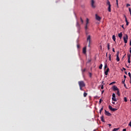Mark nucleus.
<instances>
[{"mask_svg":"<svg viewBox=\"0 0 131 131\" xmlns=\"http://www.w3.org/2000/svg\"><path fill=\"white\" fill-rule=\"evenodd\" d=\"M78 83L79 84L80 91H83L82 88H84V86H85V83L83 81H79L78 82Z\"/></svg>","mask_w":131,"mask_h":131,"instance_id":"nucleus-1","label":"nucleus"},{"mask_svg":"<svg viewBox=\"0 0 131 131\" xmlns=\"http://www.w3.org/2000/svg\"><path fill=\"white\" fill-rule=\"evenodd\" d=\"M106 4L107 5V6H108L107 9L108 12H111V4L110 3V1H109V0L107 1Z\"/></svg>","mask_w":131,"mask_h":131,"instance_id":"nucleus-2","label":"nucleus"},{"mask_svg":"<svg viewBox=\"0 0 131 131\" xmlns=\"http://www.w3.org/2000/svg\"><path fill=\"white\" fill-rule=\"evenodd\" d=\"M91 39H92V37L91 36V35H89L87 36V41L89 42V45H88V47H91Z\"/></svg>","mask_w":131,"mask_h":131,"instance_id":"nucleus-3","label":"nucleus"},{"mask_svg":"<svg viewBox=\"0 0 131 131\" xmlns=\"http://www.w3.org/2000/svg\"><path fill=\"white\" fill-rule=\"evenodd\" d=\"M127 39H128V36H127V35L126 34L125 36L123 37V40L125 43H127Z\"/></svg>","mask_w":131,"mask_h":131,"instance_id":"nucleus-4","label":"nucleus"},{"mask_svg":"<svg viewBox=\"0 0 131 131\" xmlns=\"http://www.w3.org/2000/svg\"><path fill=\"white\" fill-rule=\"evenodd\" d=\"M112 100L113 101H114V102H116V101H117V99H116V95H115V93H113V95H112Z\"/></svg>","mask_w":131,"mask_h":131,"instance_id":"nucleus-5","label":"nucleus"},{"mask_svg":"<svg viewBox=\"0 0 131 131\" xmlns=\"http://www.w3.org/2000/svg\"><path fill=\"white\" fill-rule=\"evenodd\" d=\"M95 18L96 20H97V21H101V18L99 16H98V14L95 15Z\"/></svg>","mask_w":131,"mask_h":131,"instance_id":"nucleus-6","label":"nucleus"},{"mask_svg":"<svg viewBox=\"0 0 131 131\" xmlns=\"http://www.w3.org/2000/svg\"><path fill=\"white\" fill-rule=\"evenodd\" d=\"M116 60L117 62H119L120 61V59H119V52H118L117 53Z\"/></svg>","mask_w":131,"mask_h":131,"instance_id":"nucleus-7","label":"nucleus"},{"mask_svg":"<svg viewBox=\"0 0 131 131\" xmlns=\"http://www.w3.org/2000/svg\"><path fill=\"white\" fill-rule=\"evenodd\" d=\"M91 6L93 8H96V6H95V1L94 0H91Z\"/></svg>","mask_w":131,"mask_h":131,"instance_id":"nucleus-8","label":"nucleus"},{"mask_svg":"<svg viewBox=\"0 0 131 131\" xmlns=\"http://www.w3.org/2000/svg\"><path fill=\"white\" fill-rule=\"evenodd\" d=\"M104 111L105 115H107V116H111V114L109 113V112L106 111V110H105Z\"/></svg>","mask_w":131,"mask_h":131,"instance_id":"nucleus-9","label":"nucleus"},{"mask_svg":"<svg viewBox=\"0 0 131 131\" xmlns=\"http://www.w3.org/2000/svg\"><path fill=\"white\" fill-rule=\"evenodd\" d=\"M119 89L117 88V86L115 85L113 86V90L115 91H118Z\"/></svg>","mask_w":131,"mask_h":131,"instance_id":"nucleus-10","label":"nucleus"},{"mask_svg":"<svg viewBox=\"0 0 131 131\" xmlns=\"http://www.w3.org/2000/svg\"><path fill=\"white\" fill-rule=\"evenodd\" d=\"M108 72H109V68H107V70L104 72V74H105V75H108Z\"/></svg>","mask_w":131,"mask_h":131,"instance_id":"nucleus-11","label":"nucleus"},{"mask_svg":"<svg viewBox=\"0 0 131 131\" xmlns=\"http://www.w3.org/2000/svg\"><path fill=\"white\" fill-rule=\"evenodd\" d=\"M83 54H85V53H86V47L83 48Z\"/></svg>","mask_w":131,"mask_h":131,"instance_id":"nucleus-12","label":"nucleus"},{"mask_svg":"<svg viewBox=\"0 0 131 131\" xmlns=\"http://www.w3.org/2000/svg\"><path fill=\"white\" fill-rule=\"evenodd\" d=\"M128 63H130V55L128 56Z\"/></svg>","mask_w":131,"mask_h":131,"instance_id":"nucleus-13","label":"nucleus"},{"mask_svg":"<svg viewBox=\"0 0 131 131\" xmlns=\"http://www.w3.org/2000/svg\"><path fill=\"white\" fill-rule=\"evenodd\" d=\"M101 120L102 122H105V120H104V116H102L101 117Z\"/></svg>","mask_w":131,"mask_h":131,"instance_id":"nucleus-14","label":"nucleus"},{"mask_svg":"<svg viewBox=\"0 0 131 131\" xmlns=\"http://www.w3.org/2000/svg\"><path fill=\"white\" fill-rule=\"evenodd\" d=\"M118 36H119V37H120V38H122V33L121 32L120 33L118 34Z\"/></svg>","mask_w":131,"mask_h":131,"instance_id":"nucleus-15","label":"nucleus"},{"mask_svg":"<svg viewBox=\"0 0 131 131\" xmlns=\"http://www.w3.org/2000/svg\"><path fill=\"white\" fill-rule=\"evenodd\" d=\"M117 95H118L119 97L120 96V93L119 90L117 91Z\"/></svg>","mask_w":131,"mask_h":131,"instance_id":"nucleus-16","label":"nucleus"},{"mask_svg":"<svg viewBox=\"0 0 131 131\" xmlns=\"http://www.w3.org/2000/svg\"><path fill=\"white\" fill-rule=\"evenodd\" d=\"M89 30V26L87 25H85V30Z\"/></svg>","mask_w":131,"mask_h":131,"instance_id":"nucleus-17","label":"nucleus"},{"mask_svg":"<svg viewBox=\"0 0 131 131\" xmlns=\"http://www.w3.org/2000/svg\"><path fill=\"white\" fill-rule=\"evenodd\" d=\"M113 39L114 40V41H115V40H116V37H115V35H113Z\"/></svg>","mask_w":131,"mask_h":131,"instance_id":"nucleus-18","label":"nucleus"},{"mask_svg":"<svg viewBox=\"0 0 131 131\" xmlns=\"http://www.w3.org/2000/svg\"><path fill=\"white\" fill-rule=\"evenodd\" d=\"M89 18H86L85 25H89Z\"/></svg>","mask_w":131,"mask_h":131,"instance_id":"nucleus-19","label":"nucleus"},{"mask_svg":"<svg viewBox=\"0 0 131 131\" xmlns=\"http://www.w3.org/2000/svg\"><path fill=\"white\" fill-rule=\"evenodd\" d=\"M119 129V128H115L113 129V131H117Z\"/></svg>","mask_w":131,"mask_h":131,"instance_id":"nucleus-20","label":"nucleus"},{"mask_svg":"<svg viewBox=\"0 0 131 131\" xmlns=\"http://www.w3.org/2000/svg\"><path fill=\"white\" fill-rule=\"evenodd\" d=\"M76 26H77V27L79 28L80 25H79V23H78V21L77 22Z\"/></svg>","mask_w":131,"mask_h":131,"instance_id":"nucleus-21","label":"nucleus"},{"mask_svg":"<svg viewBox=\"0 0 131 131\" xmlns=\"http://www.w3.org/2000/svg\"><path fill=\"white\" fill-rule=\"evenodd\" d=\"M86 96H88V93H83V97H86Z\"/></svg>","mask_w":131,"mask_h":131,"instance_id":"nucleus-22","label":"nucleus"},{"mask_svg":"<svg viewBox=\"0 0 131 131\" xmlns=\"http://www.w3.org/2000/svg\"><path fill=\"white\" fill-rule=\"evenodd\" d=\"M108 108H109L110 110H111V111H112L113 107L111 105H109Z\"/></svg>","mask_w":131,"mask_h":131,"instance_id":"nucleus-23","label":"nucleus"},{"mask_svg":"<svg viewBox=\"0 0 131 131\" xmlns=\"http://www.w3.org/2000/svg\"><path fill=\"white\" fill-rule=\"evenodd\" d=\"M103 67V64H101L99 67V69H102Z\"/></svg>","mask_w":131,"mask_h":131,"instance_id":"nucleus-24","label":"nucleus"},{"mask_svg":"<svg viewBox=\"0 0 131 131\" xmlns=\"http://www.w3.org/2000/svg\"><path fill=\"white\" fill-rule=\"evenodd\" d=\"M103 107H102L100 110V111H99V113H100V114H101L102 111H103Z\"/></svg>","mask_w":131,"mask_h":131,"instance_id":"nucleus-25","label":"nucleus"},{"mask_svg":"<svg viewBox=\"0 0 131 131\" xmlns=\"http://www.w3.org/2000/svg\"><path fill=\"white\" fill-rule=\"evenodd\" d=\"M124 102H127V98L126 97H124Z\"/></svg>","mask_w":131,"mask_h":131,"instance_id":"nucleus-26","label":"nucleus"},{"mask_svg":"<svg viewBox=\"0 0 131 131\" xmlns=\"http://www.w3.org/2000/svg\"><path fill=\"white\" fill-rule=\"evenodd\" d=\"M107 49L109 51V50H110V45H109V43L107 44Z\"/></svg>","mask_w":131,"mask_h":131,"instance_id":"nucleus-27","label":"nucleus"},{"mask_svg":"<svg viewBox=\"0 0 131 131\" xmlns=\"http://www.w3.org/2000/svg\"><path fill=\"white\" fill-rule=\"evenodd\" d=\"M124 17H125V22H126V23H127V22H128V21H127V19L126 18V16L125 15Z\"/></svg>","mask_w":131,"mask_h":131,"instance_id":"nucleus-28","label":"nucleus"},{"mask_svg":"<svg viewBox=\"0 0 131 131\" xmlns=\"http://www.w3.org/2000/svg\"><path fill=\"white\" fill-rule=\"evenodd\" d=\"M108 56H109V60L110 61H111V54H109Z\"/></svg>","mask_w":131,"mask_h":131,"instance_id":"nucleus-29","label":"nucleus"},{"mask_svg":"<svg viewBox=\"0 0 131 131\" xmlns=\"http://www.w3.org/2000/svg\"><path fill=\"white\" fill-rule=\"evenodd\" d=\"M85 71H86V69H84L83 70H82V73H84Z\"/></svg>","mask_w":131,"mask_h":131,"instance_id":"nucleus-30","label":"nucleus"},{"mask_svg":"<svg viewBox=\"0 0 131 131\" xmlns=\"http://www.w3.org/2000/svg\"><path fill=\"white\" fill-rule=\"evenodd\" d=\"M80 21L82 24L83 23V20H82V18L81 17H80Z\"/></svg>","mask_w":131,"mask_h":131,"instance_id":"nucleus-31","label":"nucleus"},{"mask_svg":"<svg viewBox=\"0 0 131 131\" xmlns=\"http://www.w3.org/2000/svg\"><path fill=\"white\" fill-rule=\"evenodd\" d=\"M108 67V66H107V64H105L104 66V69H106Z\"/></svg>","mask_w":131,"mask_h":131,"instance_id":"nucleus-32","label":"nucleus"},{"mask_svg":"<svg viewBox=\"0 0 131 131\" xmlns=\"http://www.w3.org/2000/svg\"><path fill=\"white\" fill-rule=\"evenodd\" d=\"M125 79H124V80H123L122 81V83H123V84H125Z\"/></svg>","mask_w":131,"mask_h":131,"instance_id":"nucleus-33","label":"nucleus"},{"mask_svg":"<svg viewBox=\"0 0 131 131\" xmlns=\"http://www.w3.org/2000/svg\"><path fill=\"white\" fill-rule=\"evenodd\" d=\"M116 110H117V109L113 108L112 111H116Z\"/></svg>","mask_w":131,"mask_h":131,"instance_id":"nucleus-34","label":"nucleus"},{"mask_svg":"<svg viewBox=\"0 0 131 131\" xmlns=\"http://www.w3.org/2000/svg\"><path fill=\"white\" fill-rule=\"evenodd\" d=\"M128 76H129V77H130V78H131V74H130V73H128Z\"/></svg>","mask_w":131,"mask_h":131,"instance_id":"nucleus-35","label":"nucleus"},{"mask_svg":"<svg viewBox=\"0 0 131 131\" xmlns=\"http://www.w3.org/2000/svg\"><path fill=\"white\" fill-rule=\"evenodd\" d=\"M116 4L117 5V7H118V0H116Z\"/></svg>","mask_w":131,"mask_h":131,"instance_id":"nucleus-36","label":"nucleus"},{"mask_svg":"<svg viewBox=\"0 0 131 131\" xmlns=\"http://www.w3.org/2000/svg\"><path fill=\"white\" fill-rule=\"evenodd\" d=\"M101 90H103L104 89V85H102L101 87Z\"/></svg>","mask_w":131,"mask_h":131,"instance_id":"nucleus-37","label":"nucleus"},{"mask_svg":"<svg viewBox=\"0 0 131 131\" xmlns=\"http://www.w3.org/2000/svg\"><path fill=\"white\" fill-rule=\"evenodd\" d=\"M77 47L78 49H79V48H80V46H79V45H77Z\"/></svg>","mask_w":131,"mask_h":131,"instance_id":"nucleus-38","label":"nucleus"},{"mask_svg":"<svg viewBox=\"0 0 131 131\" xmlns=\"http://www.w3.org/2000/svg\"><path fill=\"white\" fill-rule=\"evenodd\" d=\"M114 83H115V82H113L111 83L110 84V85H111V84H114Z\"/></svg>","mask_w":131,"mask_h":131,"instance_id":"nucleus-39","label":"nucleus"},{"mask_svg":"<svg viewBox=\"0 0 131 131\" xmlns=\"http://www.w3.org/2000/svg\"><path fill=\"white\" fill-rule=\"evenodd\" d=\"M130 4H127L126 5V7H130Z\"/></svg>","mask_w":131,"mask_h":131,"instance_id":"nucleus-40","label":"nucleus"},{"mask_svg":"<svg viewBox=\"0 0 131 131\" xmlns=\"http://www.w3.org/2000/svg\"><path fill=\"white\" fill-rule=\"evenodd\" d=\"M129 23L128 21L126 23V26H128Z\"/></svg>","mask_w":131,"mask_h":131,"instance_id":"nucleus-41","label":"nucleus"},{"mask_svg":"<svg viewBox=\"0 0 131 131\" xmlns=\"http://www.w3.org/2000/svg\"><path fill=\"white\" fill-rule=\"evenodd\" d=\"M113 52H114V53H115V49L114 48H113Z\"/></svg>","mask_w":131,"mask_h":131,"instance_id":"nucleus-42","label":"nucleus"},{"mask_svg":"<svg viewBox=\"0 0 131 131\" xmlns=\"http://www.w3.org/2000/svg\"><path fill=\"white\" fill-rule=\"evenodd\" d=\"M103 101V100H102V99H100V100H99V103H100V104H101V102H102Z\"/></svg>","mask_w":131,"mask_h":131,"instance_id":"nucleus-43","label":"nucleus"},{"mask_svg":"<svg viewBox=\"0 0 131 131\" xmlns=\"http://www.w3.org/2000/svg\"><path fill=\"white\" fill-rule=\"evenodd\" d=\"M124 86L125 88V89H127V88L126 87V85L125 84H124Z\"/></svg>","mask_w":131,"mask_h":131,"instance_id":"nucleus-44","label":"nucleus"},{"mask_svg":"<svg viewBox=\"0 0 131 131\" xmlns=\"http://www.w3.org/2000/svg\"><path fill=\"white\" fill-rule=\"evenodd\" d=\"M128 125H129V126H130V127H131V122H129V123L128 124Z\"/></svg>","mask_w":131,"mask_h":131,"instance_id":"nucleus-45","label":"nucleus"},{"mask_svg":"<svg viewBox=\"0 0 131 131\" xmlns=\"http://www.w3.org/2000/svg\"><path fill=\"white\" fill-rule=\"evenodd\" d=\"M90 77H92V74L90 73Z\"/></svg>","mask_w":131,"mask_h":131,"instance_id":"nucleus-46","label":"nucleus"},{"mask_svg":"<svg viewBox=\"0 0 131 131\" xmlns=\"http://www.w3.org/2000/svg\"><path fill=\"white\" fill-rule=\"evenodd\" d=\"M124 79H125V78H126V76L124 75Z\"/></svg>","mask_w":131,"mask_h":131,"instance_id":"nucleus-47","label":"nucleus"},{"mask_svg":"<svg viewBox=\"0 0 131 131\" xmlns=\"http://www.w3.org/2000/svg\"><path fill=\"white\" fill-rule=\"evenodd\" d=\"M123 131H126V128L123 129Z\"/></svg>","mask_w":131,"mask_h":131,"instance_id":"nucleus-48","label":"nucleus"},{"mask_svg":"<svg viewBox=\"0 0 131 131\" xmlns=\"http://www.w3.org/2000/svg\"><path fill=\"white\" fill-rule=\"evenodd\" d=\"M122 28H123V29H124V27H123V25L122 26Z\"/></svg>","mask_w":131,"mask_h":131,"instance_id":"nucleus-49","label":"nucleus"},{"mask_svg":"<svg viewBox=\"0 0 131 131\" xmlns=\"http://www.w3.org/2000/svg\"><path fill=\"white\" fill-rule=\"evenodd\" d=\"M123 69L124 71L126 70V69L125 68H123Z\"/></svg>","mask_w":131,"mask_h":131,"instance_id":"nucleus-50","label":"nucleus"},{"mask_svg":"<svg viewBox=\"0 0 131 131\" xmlns=\"http://www.w3.org/2000/svg\"><path fill=\"white\" fill-rule=\"evenodd\" d=\"M112 104H114V105H115V102H112Z\"/></svg>","mask_w":131,"mask_h":131,"instance_id":"nucleus-51","label":"nucleus"},{"mask_svg":"<svg viewBox=\"0 0 131 131\" xmlns=\"http://www.w3.org/2000/svg\"><path fill=\"white\" fill-rule=\"evenodd\" d=\"M126 75H127V72H125Z\"/></svg>","mask_w":131,"mask_h":131,"instance_id":"nucleus-52","label":"nucleus"},{"mask_svg":"<svg viewBox=\"0 0 131 131\" xmlns=\"http://www.w3.org/2000/svg\"><path fill=\"white\" fill-rule=\"evenodd\" d=\"M106 57L108 56V53H106Z\"/></svg>","mask_w":131,"mask_h":131,"instance_id":"nucleus-53","label":"nucleus"},{"mask_svg":"<svg viewBox=\"0 0 131 131\" xmlns=\"http://www.w3.org/2000/svg\"><path fill=\"white\" fill-rule=\"evenodd\" d=\"M109 126H111V124H108Z\"/></svg>","mask_w":131,"mask_h":131,"instance_id":"nucleus-54","label":"nucleus"},{"mask_svg":"<svg viewBox=\"0 0 131 131\" xmlns=\"http://www.w3.org/2000/svg\"><path fill=\"white\" fill-rule=\"evenodd\" d=\"M130 46H131V41H130Z\"/></svg>","mask_w":131,"mask_h":131,"instance_id":"nucleus-55","label":"nucleus"},{"mask_svg":"<svg viewBox=\"0 0 131 131\" xmlns=\"http://www.w3.org/2000/svg\"><path fill=\"white\" fill-rule=\"evenodd\" d=\"M103 93H104V91H102V94H103Z\"/></svg>","mask_w":131,"mask_h":131,"instance_id":"nucleus-56","label":"nucleus"},{"mask_svg":"<svg viewBox=\"0 0 131 131\" xmlns=\"http://www.w3.org/2000/svg\"><path fill=\"white\" fill-rule=\"evenodd\" d=\"M102 83H104V81H102Z\"/></svg>","mask_w":131,"mask_h":131,"instance_id":"nucleus-57","label":"nucleus"},{"mask_svg":"<svg viewBox=\"0 0 131 131\" xmlns=\"http://www.w3.org/2000/svg\"><path fill=\"white\" fill-rule=\"evenodd\" d=\"M93 131H96V129H94Z\"/></svg>","mask_w":131,"mask_h":131,"instance_id":"nucleus-58","label":"nucleus"},{"mask_svg":"<svg viewBox=\"0 0 131 131\" xmlns=\"http://www.w3.org/2000/svg\"><path fill=\"white\" fill-rule=\"evenodd\" d=\"M130 102H131V99L130 100Z\"/></svg>","mask_w":131,"mask_h":131,"instance_id":"nucleus-59","label":"nucleus"}]
</instances>
